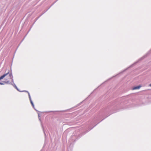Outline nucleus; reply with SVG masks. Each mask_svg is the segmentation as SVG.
Here are the masks:
<instances>
[{"instance_id": "1", "label": "nucleus", "mask_w": 151, "mask_h": 151, "mask_svg": "<svg viewBox=\"0 0 151 151\" xmlns=\"http://www.w3.org/2000/svg\"><path fill=\"white\" fill-rule=\"evenodd\" d=\"M109 109L108 110L107 109H104L101 110L99 113L95 116L93 119L92 123H95L96 121L99 120L102 116L105 115L109 111Z\"/></svg>"}, {"instance_id": "2", "label": "nucleus", "mask_w": 151, "mask_h": 151, "mask_svg": "<svg viewBox=\"0 0 151 151\" xmlns=\"http://www.w3.org/2000/svg\"><path fill=\"white\" fill-rule=\"evenodd\" d=\"M151 53V50L149 51L147 54H146L144 56H142L141 58H140L136 62L132 64V65L129 66L128 68H127L126 69H125L124 70L123 72L125 70H126L127 69L131 67H132V66L134 65H135L136 63H138L139 61H140L142 60L143 59L145 58H146L147 56L150 53Z\"/></svg>"}, {"instance_id": "3", "label": "nucleus", "mask_w": 151, "mask_h": 151, "mask_svg": "<svg viewBox=\"0 0 151 151\" xmlns=\"http://www.w3.org/2000/svg\"><path fill=\"white\" fill-rule=\"evenodd\" d=\"M105 118H104L102 120H101L100 122H99L97 124H96L95 126H94L92 128H91V129H89L88 130H87V131H86V132H84V133L82 134V135H83L84 134H86V133H87V132H89V131H90L91 130V129H92L96 125L98 124H99V122H101V121H102Z\"/></svg>"}, {"instance_id": "4", "label": "nucleus", "mask_w": 151, "mask_h": 151, "mask_svg": "<svg viewBox=\"0 0 151 151\" xmlns=\"http://www.w3.org/2000/svg\"><path fill=\"white\" fill-rule=\"evenodd\" d=\"M9 74V72H7L6 73H5L3 75L1 76L0 77V81L2 79H3L6 76L8 75Z\"/></svg>"}, {"instance_id": "5", "label": "nucleus", "mask_w": 151, "mask_h": 151, "mask_svg": "<svg viewBox=\"0 0 151 151\" xmlns=\"http://www.w3.org/2000/svg\"><path fill=\"white\" fill-rule=\"evenodd\" d=\"M9 72V74H9V76L10 77V78H12V77H13V76L12 74V70H11V72H10V70H8V72Z\"/></svg>"}, {"instance_id": "6", "label": "nucleus", "mask_w": 151, "mask_h": 151, "mask_svg": "<svg viewBox=\"0 0 151 151\" xmlns=\"http://www.w3.org/2000/svg\"><path fill=\"white\" fill-rule=\"evenodd\" d=\"M142 86L140 85H139L137 86H135L133 87L132 88L133 90H134L136 89H139L140 87H141Z\"/></svg>"}, {"instance_id": "7", "label": "nucleus", "mask_w": 151, "mask_h": 151, "mask_svg": "<svg viewBox=\"0 0 151 151\" xmlns=\"http://www.w3.org/2000/svg\"><path fill=\"white\" fill-rule=\"evenodd\" d=\"M41 16V15L39 16L38 17H37V18H35V22H34L33 23V24L32 25V27H31L30 28V29H31L32 28V27L33 26V25H34V24H35V22L38 20V19Z\"/></svg>"}, {"instance_id": "8", "label": "nucleus", "mask_w": 151, "mask_h": 151, "mask_svg": "<svg viewBox=\"0 0 151 151\" xmlns=\"http://www.w3.org/2000/svg\"><path fill=\"white\" fill-rule=\"evenodd\" d=\"M54 4V3H53L50 7H49L48 9L46 10L45 11L43 12L41 14V16H42L43 14H44L45 12H46Z\"/></svg>"}, {"instance_id": "9", "label": "nucleus", "mask_w": 151, "mask_h": 151, "mask_svg": "<svg viewBox=\"0 0 151 151\" xmlns=\"http://www.w3.org/2000/svg\"><path fill=\"white\" fill-rule=\"evenodd\" d=\"M74 137H74V136L73 135H72V136L71 137V138L70 139H72V141L75 142L76 140H78V139L77 138L76 139L74 140V139L73 138Z\"/></svg>"}, {"instance_id": "10", "label": "nucleus", "mask_w": 151, "mask_h": 151, "mask_svg": "<svg viewBox=\"0 0 151 151\" xmlns=\"http://www.w3.org/2000/svg\"><path fill=\"white\" fill-rule=\"evenodd\" d=\"M15 89H16L18 91H20L19 89L17 87V86L15 84H14L13 86Z\"/></svg>"}, {"instance_id": "11", "label": "nucleus", "mask_w": 151, "mask_h": 151, "mask_svg": "<svg viewBox=\"0 0 151 151\" xmlns=\"http://www.w3.org/2000/svg\"><path fill=\"white\" fill-rule=\"evenodd\" d=\"M30 29L28 31V32H27V34H26V35L25 36V37H24V38L21 41L20 43L19 44V45L22 43V42L24 40V38H25V37H26V36H27V34L28 33V32H29V31H30Z\"/></svg>"}, {"instance_id": "12", "label": "nucleus", "mask_w": 151, "mask_h": 151, "mask_svg": "<svg viewBox=\"0 0 151 151\" xmlns=\"http://www.w3.org/2000/svg\"><path fill=\"white\" fill-rule=\"evenodd\" d=\"M30 102L33 107L34 108V109H35L34 105L32 101H30Z\"/></svg>"}, {"instance_id": "13", "label": "nucleus", "mask_w": 151, "mask_h": 151, "mask_svg": "<svg viewBox=\"0 0 151 151\" xmlns=\"http://www.w3.org/2000/svg\"><path fill=\"white\" fill-rule=\"evenodd\" d=\"M41 125H42V128L43 129V132H44L45 136H46V133H45V132L44 129L42 125V124H41Z\"/></svg>"}, {"instance_id": "14", "label": "nucleus", "mask_w": 151, "mask_h": 151, "mask_svg": "<svg viewBox=\"0 0 151 151\" xmlns=\"http://www.w3.org/2000/svg\"><path fill=\"white\" fill-rule=\"evenodd\" d=\"M28 95L30 101H32L31 97V96H30V94L29 93H28Z\"/></svg>"}, {"instance_id": "15", "label": "nucleus", "mask_w": 151, "mask_h": 151, "mask_svg": "<svg viewBox=\"0 0 151 151\" xmlns=\"http://www.w3.org/2000/svg\"><path fill=\"white\" fill-rule=\"evenodd\" d=\"M28 95L30 101H32L31 97V96H30V94L29 93H28Z\"/></svg>"}, {"instance_id": "16", "label": "nucleus", "mask_w": 151, "mask_h": 151, "mask_svg": "<svg viewBox=\"0 0 151 151\" xmlns=\"http://www.w3.org/2000/svg\"><path fill=\"white\" fill-rule=\"evenodd\" d=\"M19 92H25L27 93L28 94V93H29L28 91H26V90H23V91H21L20 90V91H19Z\"/></svg>"}, {"instance_id": "17", "label": "nucleus", "mask_w": 151, "mask_h": 151, "mask_svg": "<svg viewBox=\"0 0 151 151\" xmlns=\"http://www.w3.org/2000/svg\"><path fill=\"white\" fill-rule=\"evenodd\" d=\"M5 83H6V84H10L11 83L9 82V81H6V82H5Z\"/></svg>"}, {"instance_id": "18", "label": "nucleus", "mask_w": 151, "mask_h": 151, "mask_svg": "<svg viewBox=\"0 0 151 151\" xmlns=\"http://www.w3.org/2000/svg\"><path fill=\"white\" fill-rule=\"evenodd\" d=\"M10 79H11V81H12V83L14 82V79H13V77H12V78Z\"/></svg>"}, {"instance_id": "19", "label": "nucleus", "mask_w": 151, "mask_h": 151, "mask_svg": "<svg viewBox=\"0 0 151 151\" xmlns=\"http://www.w3.org/2000/svg\"><path fill=\"white\" fill-rule=\"evenodd\" d=\"M13 86L14 85V84H15L14 82H12V83H10Z\"/></svg>"}, {"instance_id": "20", "label": "nucleus", "mask_w": 151, "mask_h": 151, "mask_svg": "<svg viewBox=\"0 0 151 151\" xmlns=\"http://www.w3.org/2000/svg\"><path fill=\"white\" fill-rule=\"evenodd\" d=\"M73 143L72 142H70V146H71V145L73 146Z\"/></svg>"}, {"instance_id": "21", "label": "nucleus", "mask_w": 151, "mask_h": 151, "mask_svg": "<svg viewBox=\"0 0 151 151\" xmlns=\"http://www.w3.org/2000/svg\"><path fill=\"white\" fill-rule=\"evenodd\" d=\"M4 84V83H3V82H0V85H3Z\"/></svg>"}, {"instance_id": "22", "label": "nucleus", "mask_w": 151, "mask_h": 151, "mask_svg": "<svg viewBox=\"0 0 151 151\" xmlns=\"http://www.w3.org/2000/svg\"><path fill=\"white\" fill-rule=\"evenodd\" d=\"M38 118H39V117H40V114L39 113H38Z\"/></svg>"}, {"instance_id": "23", "label": "nucleus", "mask_w": 151, "mask_h": 151, "mask_svg": "<svg viewBox=\"0 0 151 151\" xmlns=\"http://www.w3.org/2000/svg\"><path fill=\"white\" fill-rule=\"evenodd\" d=\"M5 82H6V81H2V82L3 83H4V84H6V83H5Z\"/></svg>"}, {"instance_id": "24", "label": "nucleus", "mask_w": 151, "mask_h": 151, "mask_svg": "<svg viewBox=\"0 0 151 151\" xmlns=\"http://www.w3.org/2000/svg\"><path fill=\"white\" fill-rule=\"evenodd\" d=\"M39 120H40V121H41V119L40 117H39Z\"/></svg>"}, {"instance_id": "25", "label": "nucleus", "mask_w": 151, "mask_h": 151, "mask_svg": "<svg viewBox=\"0 0 151 151\" xmlns=\"http://www.w3.org/2000/svg\"><path fill=\"white\" fill-rule=\"evenodd\" d=\"M58 0H57L56 1H55V2L54 3V4Z\"/></svg>"}, {"instance_id": "26", "label": "nucleus", "mask_w": 151, "mask_h": 151, "mask_svg": "<svg viewBox=\"0 0 151 151\" xmlns=\"http://www.w3.org/2000/svg\"><path fill=\"white\" fill-rule=\"evenodd\" d=\"M70 147H69L68 148V150H69V149H70Z\"/></svg>"}, {"instance_id": "27", "label": "nucleus", "mask_w": 151, "mask_h": 151, "mask_svg": "<svg viewBox=\"0 0 151 151\" xmlns=\"http://www.w3.org/2000/svg\"><path fill=\"white\" fill-rule=\"evenodd\" d=\"M36 111H37L39 112V111H38L37 110H36Z\"/></svg>"}, {"instance_id": "28", "label": "nucleus", "mask_w": 151, "mask_h": 151, "mask_svg": "<svg viewBox=\"0 0 151 151\" xmlns=\"http://www.w3.org/2000/svg\"><path fill=\"white\" fill-rule=\"evenodd\" d=\"M54 111H49V112H54Z\"/></svg>"}, {"instance_id": "29", "label": "nucleus", "mask_w": 151, "mask_h": 151, "mask_svg": "<svg viewBox=\"0 0 151 151\" xmlns=\"http://www.w3.org/2000/svg\"><path fill=\"white\" fill-rule=\"evenodd\" d=\"M150 86L151 87V83L150 84Z\"/></svg>"}, {"instance_id": "30", "label": "nucleus", "mask_w": 151, "mask_h": 151, "mask_svg": "<svg viewBox=\"0 0 151 151\" xmlns=\"http://www.w3.org/2000/svg\"><path fill=\"white\" fill-rule=\"evenodd\" d=\"M80 104H78V106H79V105Z\"/></svg>"}, {"instance_id": "31", "label": "nucleus", "mask_w": 151, "mask_h": 151, "mask_svg": "<svg viewBox=\"0 0 151 151\" xmlns=\"http://www.w3.org/2000/svg\"><path fill=\"white\" fill-rule=\"evenodd\" d=\"M35 109V111L37 110V109H36L35 108V109Z\"/></svg>"}, {"instance_id": "32", "label": "nucleus", "mask_w": 151, "mask_h": 151, "mask_svg": "<svg viewBox=\"0 0 151 151\" xmlns=\"http://www.w3.org/2000/svg\"><path fill=\"white\" fill-rule=\"evenodd\" d=\"M60 111L63 112V111Z\"/></svg>"}]
</instances>
